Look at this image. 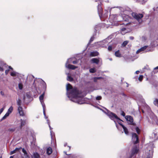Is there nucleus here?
<instances>
[{"instance_id": "obj_1", "label": "nucleus", "mask_w": 158, "mask_h": 158, "mask_svg": "<svg viewBox=\"0 0 158 158\" xmlns=\"http://www.w3.org/2000/svg\"><path fill=\"white\" fill-rule=\"evenodd\" d=\"M67 95L71 101L81 104L85 103L83 100L84 96L81 92L79 91L77 88H73L69 83L67 84L66 86Z\"/></svg>"}, {"instance_id": "obj_2", "label": "nucleus", "mask_w": 158, "mask_h": 158, "mask_svg": "<svg viewBox=\"0 0 158 158\" xmlns=\"http://www.w3.org/2000/svg\"><path fill=\"white\" fill-rule=\"evenodd\" d=\"M109 39V38H107L102 41L96 43L95 44L98 47H106L110 43Z\"/></svg>"}, {"instance_id": "obj_3", "label": "nucleus", "mask_w": 158, "mask_h": 158, "mask_svg": "<svg viewBox=\"0 0 158 158\" xmlns=\"http://www.w3.org/2000/svg\"><path fill=\"white\" fill-rule=\"evenodd\" d=\"M102 110L112 120H114L115 119L117 120H120V118L117 116V115L115 114L108 110H107V112H105L103 110Z\"/></svg>"}, {"instance_id": "obj_4", "label": "nucleus", "mask_w": 158, "mask_h": 158, "mask_svg": "<svg viewBox=\"0 0 158 158\" xmlns=\"http://www.w3.org/2000/svg\"><path fill=\"white\" fill-rule=\"evenodd\" d=\"M132 17L136 19L138 22L139 23H142V20L141 19L143 17V15L142 14H137L136 13L133 12L131 14Z\"/></svg>"}, {"instance_id": "obj_5", "label": "nucleus", "mask_w": 158, "mask_h": 158, "mask_svg": "<svg viewBox=\"0 0 158 158\" xmlns=\"http://www.w3.org/2000/svg\"><path fill=\"white\" fill-rule=\"evenodd\" d=\"M72 60V59L71 58H69L68 59V60L66 61L65 66L68 69L73 70L76 69L78 67L77 66H74L73 65H71L70 64H67L69 63H71L70 62H69V61L70 60L71 61Z\"/></svg>"}, {"instance_id": "obj_6", "label": "nucleus", "mask_w": 158, "mask_h": 158, "mask_svg": "<svg viewBox=\"0 0 158 158\" xmlns=\"http://www.w3.org/2000/svg\"><path fill=\"white\" fill-rule=\"evenodd\" d=\"M0 71H3L4 70L7 69H9L12 70L13 69L10 66L7 65L6 64H4L2 63H0Z\"/></svg>"}, {"instance_id": "obj_7", "label": "nucleus", "mask_w": 158, "mask_h": 158, "mask_svg": "<svg viewBox=\"0 0 158 158\" xmlns=\"http://www.w3.org/2000/svg\"><path fill=\"white\" fill-rule=\"evenodd\" d=\"M18 129L19 131L21 130L22 127L24 126L26 123V120L23 119V120L21 119L19 121H18Z\"/></svg>"}, {"instance_id": "obj_8", "label": "nucleus", "mask_w": 158, "mask_h": 158, "mask_svg": "<svg viewBox=\"0 0 158 158\" xmlns=\"http://www.w3.org/2000/svg\"><path fill=\"white\" fill-rule=\"evenodd\" d=\"M132 141L135 144L139 142L138 137L135 133L132 134Z\"/></svg>"}, {"instance_id": "obj_9", "label": "nucleus", "mask_w": 158, "mask_h": 158, "mask_svg": "<svg viewBox=\"0 0 158 158\" xmlns=\"http://www.w3.org/2000/svg\"><path fill=\"white\" fill-rule=\"evenodd\" d=\"M36 81L40 82L42 84L43 87L45 88H46V85L45 82L41 79L39 78L38 79H36V80H34V81L33 83V85L35 86H36Z\"/></svg>"}, {"instance_id": "obj_10", "label": "nucleus", "mask_w": 158, "mask_h": 158, "mask_svg": "<svg viewBox=\"0 0 158 158\" xmlns=\"http://www.w3.org/2000/svg\"><path fill=\"white\" fill-rule=\"evenodd\" d=\"M138 151V149L137 147H134L132 150L131 154L130 155V158H132L133 156H135Z\"/></svg>"}, {"instance_id": "obj_11", "label": "nucleus", "mask_w": 158, "mask_h": 158, "mask_svg": "<svg viewBox=\"0 0 158 158\" xmlns=\"http://www.w3.org/2000/svg\"><path fill=\"white\" fill-rule=\"evenodd\" d=\"M157 132L156 131H154L152 132L150 136L151 139H152L153 141H155L158 139V136H157Z\"/></svg>"}, {"instance_id": "obj_12", "label": "nucleus", "mask_w": 158, "mask_h": 158, "mask_svg": "<svg viewBox=\"0 0 158 158\" xmlns=\"http://www.w3.org/2000/svg\"><path fill=\"white\" fill-rule=\"evenodd\" d=\"M125 119L128 122V123L130 124H133V118L130 116L127 115L125 117Z\"/></svg>"}, {"instance_id": "obj_13", "label": "nucleus", "mask_w": 158, "mask_h": 158, "mask_svg": "<svg viewBox=\"0 0 158 158\" xmlns=\"http://www.w3.org/2000/svg\"><path fill=\"white\" fill-rule=\"evenodd\" d=\"M44 92L39 97V99L41 103L42 107L45 106L44 103V101L43 100L44 99Z\"/></svg>"}, {"instance_id": "obj_14", "label": "nucleus", "mask_w": 158, "mask_h": 158, "mask_svg": "<svg viewBox=\"0 0 158 158\" xmlns=\"http://www.w3.org/2000/svg\"><path fill=\"white\" fill-rule=\"evenodd\" d=\"M18 111L20 116H23L24 113L22 107L21 106H19L18 108Z\"/></svg>"}, {"instance_id": "obj_15", "label": "nucleus", "mask_w": 158, "mask_h": 158, "mask_svg": "<svg viewBox=\"0 0 158 158\" xmlns=\"http://www.w3.org/2000/svg\"><path fill=\"white\" fill-rule=\"evenodd\" d=\"M98 13L99 15V16L100 18H101L102 17V9L101 7L99 6V4L98 6Z\"/></svg>"}, {"instance_id": "obj_16", "label": "nucleus", "mask_w": 158, "mask_h": 158, "mask_svg": "<svg viewBox=\"0 0 158 158\" xmlns=\"http://www.w3.org/2000/svg\"><path fill=\"white\" fill-rule=\"evenodd\" d=\"M149 151V154L148 155V156L147 158H152L153 153V150L152 148H150L148 149Z\"/></svg>"}, {"instance_id": "obj_17", "label": "nucleus", "mask_w": 158, "mask_h": 158, "mask_svg": "<svg viewBox=\"0 0 158 158\" xmlns=\"http://www.w3.org/2000/svg\"><path fill=\"white\" fill-rule=\"evenodd\" d=\"M99 53L97 51L91 52L90 54L91 56H95L98 55Z\"/></svg>"}, {"instance_id": "obj_18", "label": "nucleus", "mask_w": 158, "mask_h": 158, "mask_svg": "<svg viewBox=\"0 0 158 158\" xmlns=\"http://www.w3.org/2000/svg\"><path fill=\"white\" fill-rule=\"evenodd\" d=\"M147 47H148L147 46H144L141 48H140L138 50L136 51V53H138L144 51L147 48Z\"/></svg>"}, {"instance_id": "obj_19", "label": "nucleus", "mask_w": 158, "mask_h": 158, "mask_svg": "<svg viewBox=\"0 0 158 158\" xmlns=\"http://www.w3.org/2000/svg\"><path fill=\"white\" fill-rule=\"evenodd\" d=\"M22 149L21 147H20L19 148H16L15 149L13 150V151H11L10 152V154L12 155L14 153H15L17 151H19V150L20 149Z\"/></svg>"}, {"instance_id": "obj_20", "label": "nucleus", "mask_w": 158, "mask_h": 158, "mask_svg": "<svg viewBox=\"0 0 158 158\" xmlns=\"http://www.w3.org/2000/svg\"><path fill=\"white\" fill-rule=\"evenodd\" d=\"M91 60L93 63L97 64H98L99 62V59L96 58H93Z\"/></svg>"}, {"instance_id": "obj_21", "label": "nucleus", "mask_w": 158, "mask_h": 158, "mask_svg": "<svg viewBox=\"0 0 158 158\" xmlns=\"http://www.w3.org/2000/svg\"><path fill=\"white\" fill-rule=\"evenodd\" d=\"M47 153L48 155L51 154L52 152V148L51 147H49L47 149Z\"/></svg>"}, {"instance_id": "obj_22", "label": "nucleus", "mask_w": 158, "mask_h": 158, "mask_svg": "<svg viewBox=\"0 0 158 158\" xmlns=\"http://www.w3.org/2000/svg\"><path fill=\"white\" fill-rule=\"evenodd\" d=\"M32 158H40V155L38 153L35 152L33 155Z\"/></svg>"}, {"instance_id": "obj_23", "label": "nucleus", "mask_w": 158, "mask_h": 158, "mask_svg": "<svg viewBox=\"0 0 158 158\" xmlns=\"http://www.w3.org/2000/svg\"><path fill=\"white\" fill-rule=\"evenodd\" d=\"M19 73L15 71H13L10 73V75L13 77L18 76Z\"/></svg>"}, {"instance_id": "obj_24", "label": "nucleus", "mask_w": 158, "mask_h": 158, "mask_svg": "<svg viewBox=\"0 0 158 158\" xmlns=\"http://www.w3.org/2000/svg\"><path fill=\"white\" fill-rule=\"evenodd\" d=\"M67 75V80L70 81H73V78L70 76L69 75V73L66 74Z\"/></svg>"}, {"instance_id": "obj_25", "label": "nucleus", "mask_w": 158, "mask_h": 158, "mask_svg": "<svg viewBox=\"0 0 158 158\" xmlns=\"http://www.w3.org/2000/svg\"><path fill=\"white\" fill-rule=\"evenodd\" d=\"M115 55L118 57H121V54L119 52V50H118L115 52Z\"/></svg>"}, {"instance_id": "obj_26", "label": "nucleus", "mask_w": 158, "mask_h": 158, "mask_svg": "<svg viewBox=\"0 0 158 158\" xmlns=\"http://www.w3.org/2000/svg\"><path fill=\"white\" fill-rule=\"evenodd\" d=\"M15 130V128L14 127H10L8 129V131L9 132L12 133Z\"/></svg>"}, {"instance_id": "obj_27", "label": "nucleus", "mask_w": 158, "mask_h": 158, "mask_svg": "<svg viewBox=\"0 0 158 158\" xmlns=\"http://www.w3.org/2000/svg\"><path fill=\"white\" fill-rule=\"evenodd\" d=\"M123 130L125 133L126 135H127L128 133V131L127 128L126 127H125L124 126H123Z\"/></svg>"}, {"instance_id": "obj_28", "label": "nucleus", "mask_w": 158, "mask_h": 158, "mask_svg": "<svg viewBox=\"0 0 158 158\" xmlns=\"http://www.w3.org/2000/svg\"><path fill=\"white\" fill-rule=\"evenodd\" d=\"M71 59H72V60H71L70 61H69V62H70L71 63H72L74 64H77L78 62H79V59L78 60H73L72 61L73 58H71Z\"/></svg>"}, {"instance_id": "obj_29", "label": "nucleus", "mask_w": 158, "mask_h": 158, "mask_svg": "<svg viewBox=\"0 0 158 158\" xmlns=\"http://www.w3.org/2000/svg\"><path fill=\"white\" fill-rule=\"evenodd\" d=\"M47 123H48V125L49 127L50 128V130L51 135H52V128L50 126V124L49 120L48 119H47Z\"/></svg>"}, {"instance_id": "obj_30", "label": "nucleus", "mask_w": 158, "mask_h": 158, "mask_svg": "<svg viewBox=\"0 0 158 158\" xmlns=\"http://www.w3.org/2000/svg\"><path fill=\"white\" fill-rule=\"evenodd\" d=\"M17 103L18 105L19 106H21L22 103V101L21 99L20 98H18V99L17 100Z\"/></svg>"}, {"instance_id": "obj_31", "label": "nucleus", "mask_w": 158, "mask_h": 158, "mask_svg": "<svg viewBox=\"0 0 158 158\" xmlns=\"http://www.w3.org/2000/svg\"><path fill=\"white\" fill-rule=\"evenodd\" d=\"M148 66L147 65L145 66L142 69V71L143 72H145L146 70H148L149 69Z\"/></svg>"}, {"instance_id": "obj_32", "label": "nucleus", "mask_w": 158, "mask_h": 158, "mask_svg": "<svg viewBox=\"0 0 158 158\" xmlns=\"http://www.w3.org/2000/svg\"><path fill=\"white\" fill-rule=\"evenodd\" d=\"M43 113L44 115V118L45 119H47L48 118V117H47L46 115V113H45V106L44 107H43Z\"/></svg>"}, {"instance_id": "obj_33", "label": "nucleus", "mask_w": 158, "mask_h": 158, "mask_svg": "<svg viewBox=\"0 0 158 158\" xmlns=\"http://www.w3.org/2000/svg\"><path fill=\"white\" fill-rule=\"evenodd\" d=\"M13 110V108L12 106H11L8 109L7 112L9 113L10 114L11 113Z\"/></svg>"}, {"instance_id": "obj_34", "label": "nucleus", "mask_w": 158, "mask_h": 158, "mask_svg": "<svg viewBox=\"0 0 158 158\" xmlns=\"http://www.w3.org/2000/svg\"><path fill=\"white\" fill-rule=\"evenodd\" d=\"M19 88L20 90L22 89L23 88V85L22 83L20 82L18 84Z\"/></svg>"}, {"instance_id": "obj_35", "label": "nucleus", "mask_w": 158, "mask_h": 158, "mask_svg": "<svg viewBox=\"0 0 158 158\" xmlns=\"http://www.w3.org/2000/svg\"><path fill=\"white\" fill-rule=\"evenodd\" d=\"M153 103L155 105L158 106V99H155L153 102Z\"/></svg>"}, {"instance_id": "obj_36", "label": "nucleus", "mask_w": 158, "mask_h": 158, "mask_svg": "<svg viewBox=\"0 0 158 158\" xmlns=\"http://www.w3.org/2000/svg\"><path fill=\"white\" fill-rule=\"evenodd\" d=\"M22 151L24 153V155L23 156H25L26 155H28V154L26 151V150L24 148H23L22 149Z\"/></svg>"}, {"instance_id": "obj_37", "label": "nucleus", "mask_w": 158, "mask_h": 158, "mask_svg": "<svg viewBox=\"0 0 158 158\" xmlns=\"http://www.w3.org/2000/svg\"><path fill=\"white\" fill-rule=\"evenodd\" d=\"M101 78H102V77H95L94 78V82H97L98 80L99 79Z\"/></svg>"}, {"instance_id": "obj_38", "label": "nucleus", "mask_w": 158, "mask_h": 158, "mask_svg": "<svg viewBox=\"0 0 158 158\" xmlns=\"http://www.w3.org/2000/svg\"><path fill=\"white\" fill-rule=\"evenodd\" d=\"M128 42V41H124L122 44V45L124 47L127 44Z\"/></svg>"}, {"instance_id": "obj_39", "label": "nucleus", "mask_w": 158, "mask_h": 158, "mask_svg": "<svg viewBox=\"0 0 158 158\" xmlns=\"http://www.w3.org/2000/svg\"><path fill=\"white\" fill-rule=\"evenodd\" d=\"M143 75H140L138 78L139 80L141 82L143 79Z\"/></svg>"}, {"instance_id": "obj_40", "label": "nucleus", "mask_w": 158, "mask_h": 158, "mask_svg": "<svg viewBox=\"0 0 158 158\" xmlns=\"http://www.w3.org/2000/svg\"><path fill=\"white\" fill-rule=\"evenodd\" d=\"M89 72L91 73H94L96 72L95 69L94 68H91L89 69Z\"/></svg>"}, {"instance_id": "obj_41", "label": "nucleus", "mask_w": 158, "mask_h": 158, "mask_svg": "<svg viewBox=\"0 0 158 158\" xmlns=\"http://www.w3.org/2000/svg\"><path fill=\"white\" fill-rule=\"evenodd\" d=\"M94 36H92L91 37V38H90V39L89 40V44H90L94 40Z\"/></svg>"}, {"instance_id": "obj_42", "label": "nucleus", "mask_w": 158, "mask_h": 158, "mask_svg": "<svg viewBox=\"0 0 158 158\" xmlns=\"http://www.w3.org/2000/svg\"><path fill=\"white\" fill-rule=\"evenodd\" d=\"M126 30V28H124V27H123V28H122L121 30V33H122V34L123 35H124L125 34V33L127 32V31L126 32H125L124 33H123V31H125Z\"/></svg>"}, {"instance_id": "obj_43", "label": "nucleus", "mask_w": 158, "mask_h": 158, "mask_svg": "<svg viewBox=\"0 0 158 158\" xmlns=\"http://www.w3.org/2000/svg\"><path fill=\"white\" fill-rule=\"evenodd\" d=\"M128 15L126 16L125 18H123V19L125 21H128Z\"/></svg>"}, {"instance_id": "obj_44", "label": "nucleus", "mask_w": 158, "mask_h": 158, "mask_svg": "<svg viewBox=\"0 0 158 158\" xmlns=\"http://www.w3.org/2000/svg\"><path fill=\"white\" fill-rule=\"evenodd\" d=\"M120 120H117L118 122V124L122 126V127H123V126H124L121 123V121H122V120H120Z\"/></svg>"}, {"instance_id": "obj_45", "label": "nucleus", "mask_w": 158, "mask_h": 158, "mask_svg": "<svg viewBox=\"0 0 158 158\" xmlns=\"http://www.w3.org/2000/svg\"><path fill=\"white\" fill-rule=\"evenodd\" d=\"M135 130L137 133L139 134L140 132V130L139 128L138 127H136V128Z\"/></svg>"}, {"instance_id": "obj_46", "label": "nucleus", "mask_w": 158, "mask_h": 158, "mask_svg": "<svg viewBox=\"0 0 158 158\" xmlns=\"http://www.w3.org/2000/svg\"><path fill=\"white\" fill-rule=\"evenodd\" d=\"M153 10L154 11H155V12H157V11H158V7H157L156 8H155V7H154L153 8Z\"/></svg>"}, {"instance_id": "obj_47", "label": "nucleus", "mask_w": 158, "mask_h": 158, "mask_svg": "<svg viewBox=\"0 0 158 158\" xmlns=\"http://www.w3.org/2000/svg\"><path fill=\"white\" fill-rule=\"evenodd\" d=\"M157 69H158V66L154 68L153 72L154 73H157L158 72V71H156V70Z\"/></svg>"}, {"instance_id": "obj_48", "label": "nucleus", "mask_w": 158, "mask_h": 158, "mask_svg": "<svg viewBox=\"0 0 158 158\" xmlns=\"http://www.w3.org/2000/svg\"><path fill=\"white\" fill-rule=\"evenodd\" d=\"M96 98L97 100H100L102 99V97L101 96H98L96 97Z\"/></svg>"}, {"instance_id": "obj_49", "label": "nucleus", "mask_w": 158, "mask_h": 158, "mask_svg": "<svg viewBox=\"0 0 158 158\" xmlns=\"http://www.w3.org/2000/svg\"><path fill=\"white\" fill-rule=\"evenodd\" d=\"M112 46H109L108 47V50L110 51H111L112 49Z\"/></svg>"}, {"instance_id": "obj_50", "label": "nucleus", "mask_w": 158, "mask_h": 158, "mask_svg": "<svg viewBox=\"0 0 158 158\" xmlns=\"http://www.w3.org/2000/svg\"><path fill=\"white\" fill-rule=\"evenodd\" d=\"M121 114L123 117L125 116V113L123 111H122L121 112Z\"/></svg>"}, {"instance_id": "obj_51", "label": "nucleus", "mask_w": 158, "mask_h": 158, "mask_svg": "<svg viewBox=\"0 0 158 158\" xmlns=\"http://www.w3.org/2000/svg\"><path fill=\"white\" fill-rule=\"evenodd\" d=\"M9 69H7L6 70L5 73L6 75L8 73L9 70Z\"/></svg>"}, {"instance_id": "obj_52", "label": "nucleus", "mask_w": 158, "mask_h": 158, "mask_svg": "<svg viewBox=\"0 0 158 158\" xmlns=\"http://www.w3.org/2000/svg\"><path fill=\"white\" fill-rule=\"evenodd\" d=\"M23 158H30L29 156L28 155H26L25 156H23Z\"/></svg>"}, {"instance_id": "obj_53", "label": "nucleus", "mask_w": 158, "mask_h": 158, "mask_svg": "<svg viewBox=\"0 0 158 158\" xmlns=\"http://www.w3.org/2000/svg\"><path fill=\"white\" fill-rule=\"evenodd\" d=\"M9 114H10L9 113L7 112V113L5 114L4 116H5V117L6 118L7 117L9 116Z\"/></svg>"}, {"instance_id": "obj_54", "label": "nucleus", "mask_w": 158, "mask_h": 158, "mask_svg": "<svg viewBox=\"0 0 158 158\" xmlns=\"http://www.w3.org/2000/svg\"><path fill=\"white\" fill-rule=\"evenodd\" d=\"M9 114H10L9 113L7 112V113L5 114L4 116H5V117L6 118L7 117L9 116Z\"/></svg>"}, {"instance_id": "obj_55", "label": "nucleus", "mask_w": 158, "mask_h": 158, "mask_svg": "<svg viewBox=\"0 0 158 158\" xmlns=\"http://www.w3.org/2000/svg\"><path fill=\"white\" fill-rule=\"evenodd\" d=\"M4 109L3 108H2L0 109V114L2 113L3 112L4 110Z\"/></svg>"}, {"instance_id": "obj_56", "label": "nucleus", "mask_w": 158, "mask_h": 158, "mask_svg": "<svg viewBox=\"0 0 158 158\" xmlns=\"http://www.w3.org/2000/svg\"><path fill=\"white\" fill-rule=\"evenodd\" d=\"M139 71H138V70H137V71H136L135 73L136 74H138L139 73Z\"/></svg>"}, {"instance_id": "obj_57", "label": "nucleus", "mask_w": 158, "mask_h": 158, "mask_svg": "<svg viewBox=\"0 0 158 158\" xmlns=\"http://www.w3.org/2000/svg\"><path fill=\"white\" fill-rule=\"evenodd\" d=\"M134 39V37L133 36H130V39L131 40H133Z\"/></svg>"}, {"instance_id": "obj_58", "label": "nucleus", "mask_w": 158, "mask_h": 158, "mask_svg": "<svg viewBox=\"0 0 158 158\" xmlns=\"http://www.w3.org/2000/svg\"><path fill=\"white\" fill-rule=\"evenodd\" d=\"M0 93L3 96L4 95V92L2 91H1Z\"/></svg>"}, {"instance_id": "obj_59", "label": "nucleus", "mask_w": 158, "mask_h": 158, "mask_svg": "<svg viewBox=\"0 0 158 158\" xmlns=\"http://www.w3.org/2000/svg\"><path fill=\"white\" fill-rule=\"evenodd\" d=\"M31 78H34V76L33 75H31L29 76Z\"/></svg>"}, {"instance_id": "obj_60", "label": "nucleus", "mask_w": 158, "mask_h": 158, "mask_svg": "<svg viewBox=\"0 0 158 158\" xmlns=\"http://www.w3.org/2000/svg\"><path fill=\"white\" fill-rule=\"evenodd\" d=\"M6 117H5V116H4L2 117V120H4V119H6Z\"/></svg>"}, {"instance_id": "obj_61", "label": "nucleus", "mask_w": 158, "mask_h": 158, "mask_svg": "<svg viewBox=\"0 0 158 158\" xmlns=\"http://www.w3.org/2000/svg\"><path fill=\"white\" fill-rule=\"evenodd\" d=\"M114 122H115V125H116V127H117V128H118V126H117V124L116 123V122H115V121H114Z\"/></svg>"}, {"instance_id": "obj_62", "label": "nucleus", "mask_w": 158, "mask_h": 158, "mask_svg": "<svg viewBox=\"0 0 158 158\" xmlns=\"http://www.w3.org/2000/svg\"><path fill=\"white\" fill-rule=\"evenodd\" d=\"M10 158H13V157L12 156H11L10 157Z\"/></svg>"}, {"instance_id": "obj_63", "label": "nucleus", "mask_w": 158, "mask_h": 158, "mask_svg": "<svg viewBox=\"0 0 158 158\" xmlns=\"http://www.w3.org/2000/svg\"><path fill=\"white\" fill-rule=\"evenodd\" d=\"M106 2H109V1L108 0H106V1H105Z\"/></svg>"}, {"instance_id": "obj_64", "label": "nucleus", "mask_w": 158, "mask_h": 158, "mask_svg": "<svg viewBox=\"0 0 158 158\" xmlns=\"http://www.w3.org/2000/svg\"><path fill=\"white\" fill-rule=\"evenodd\" d=\"M68 147H69V150H70V147H69L68 146Z\"/></svg>"}]
</instances>
